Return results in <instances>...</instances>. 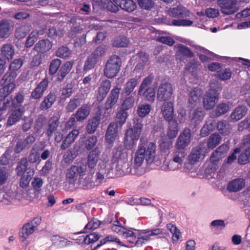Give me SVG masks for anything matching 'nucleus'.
I'll return each mask as SVG.
<instances>
[{"label": "nucleus", "instance_id": "nucleus-32", "mask_svg": "<svg viewBox=\"0 0 250 250\" xmlns=\"http://www.w3.org/2000/svg\"><path fill=\"white\" fill-rule=\"evenodd\" d=\"M79 134V131L78 129H73L66 136L63 140L61 146L62 149H66L72 143L76 140Z\"/></svg>", "mask_w": 250, "mask_h": 250}, {"label": "nucleus", "instance_id": "nucleus-20", "mask_svg": "<svg viewBox=\"0 0 250 250\" xmlns=\"http://www.w3.org/2000/svg\"><path fill=\"white\" fill-rule=\"evenodd\" d=\"M13 30V25L8 21L4 20L0 22V38H8Z\"/></svg>", "mask_w": 250, "mask_h": 250}, {"label": "nucleus", "instance_id": "nucleus-49", "mask_svg": "<svg viewBox=\"0 0 250 250\" xmlns=\"http://www.w3.org/2000/svg\"><path fill=\"white\" fill-rule=\"evenodd\" d=\"M151 110V106L147 104H141L137 108V113L142 118L148 115Z\"/></svg>", "mask_w": 250, "mask_h": 250}, {"label": "nucleus", "instance_id": "nucleus-9", "mask_svg": "<svg viewBox=\"0 0 250 250\" xmlns=\"http://www.w3.org/2000/svg\"><path fill=\"white\" fill-rule=\"evenodd\" d=\"M228 148L227 145H222L212 153L210 157V164L206 169V173H212L217 169L219 161L224 157V153L227 151Z\"/></svg>", "mask_w": 250, "mask_h": 250}, {"label": "nucleus", "instance_id": "nucleus-12", "mask_svg": "<svg viewBox=\"0 0 250 250\" xmlns=\"http://www.w3.org/2000/svg\"><path fill=\"white\" fill-rule=\"evenodd\" d=\"M219 99V94L215 89L210 88L207 91L203 98V105L207 110L212 109Z\"/></svg>", "mask_w": 250, "mask_h": 250}, {"label": "nucleus", "instance_id": "nucleus-48", "mask_svg": "<svg viewBox=\"0 0 250 250\" xmlns=\"http://www.w3.org/2000/svg\"><path fill=\"white\" fill-rule=\"evenodd\" d=\"M217 130L223 135H229L231 131L229 125L226 121H219L217 124Z\"/></svg>", "mask_w": 250, "mask_h": 250}, {"label": "nucleus", "instance_id": "nucleus-18", "mask_svg": "<svg viewBox=\"0 0 250 250\" xmlns=\"http://www.w3.org/2000/svg\"><path fill=\"white\" fill-rule=\"evenodd\" d=\"M117 125L116 123H111L108 126L105 135V140L109 145H112L118 135Z\"/></svg>", "mask_w": 250, "mask_h": 250}, {"label": "nucleus", "instance_id": "nucleus-5", "mask_svg": "<svg viewBox=\"0 0 250 250\" xmlns=\"http://www.w3.org/2000/svg\"><path fill=\"white\" fill-rule=\"evenodd\" d=\"M28 162L26 159H21L19 164L17 168V174L21 176L20 181V186L22 188H26L29 184V182L34 174V171L28 168Z\"/></svg>", "mask_w": 250, "mask_h": 250}, {"label": "nucleus", "instance_id": "nucleus-11", "mask_svg": "<svg viewBox=\"0 0 250 250\" xmlns=\"http://www.w3.org/2000/svg\"><path fill=\"white\" fill-rule=\"evenodd\" d=\"M173 89L172 85L168 83H164L158 86L157 97L160 102H166L173 97Z\"/></svg>", "mask_w": 250, "mask_h": 250}, {"label": "nucleus", "instance_id": "nucleus-38", "mask_svg": "<svg viewBox=\"0 0 250 250\" xmlns=\"http://www.w3.org/2000/svg\"><path fill=\"white\" fill-rule=\"evenodd\" d=\"M202 94V91L199 88H194L189 94L188 99L189 103L191 105H196L200 100V97Z\"/></svg>", "mask_w": 250, "mask_h": 250}, {"label": "nucleus", "instance_id": "nucleus-29", "mask_svg": "<svg viewBox=\"0 0 250 250\" xmlns=\"http://www.w3.org/2000/svg\"><path fill=\"white\" fill-rule=\"evenodd\" d=\"M247 112V109L245 106H238L231 113L229 120L231 122H236L242 118Z\"/></svg>", "mask_w": 250, "mask_h": 250}, {"label": "nucleus", "instance_id": "nucleus-55", "mask_svg": "<svg viewBox=\"0 0 250 250\" xmlns=\"http://www.w3.org/2000/svg\"><path fill=\"white\" fill-rule=\"evenodd\" d=\"M100 221L95 218L91 220L83 229V232H87L88 230L94 229L98 228L100 226Z\"/></svg>", "mask_w": 250, "mask_h": 250}, {"label": "nucleus", "instance_id": "nucleus-34", "mask_svg": "<svg viewBox=\"0 0 250 250\" xmlns=\"http://www.w3.org/2000/svg\"><path fill=\"white\" fill-rule=\"evenodd\" d=\"M168 127L167 132V136L170 139L175 138L178 132V123L176 120L168 122Z\"/></svg>", "mask_w": 250, "mask_h": 250}, {"label": "nucleus", "instance_id": "nucleus-30", "mask_svg": "<svg viewBox=\"0 0 250 250\" xmlns=\"http://www.w3.org/2000/svg\"><path fill=\"white\" fill-rule=\"evenodd\" d=\"M99 152L97 148L91 150L88 153L86 165L89 168H94L97 165Z\"/></svg>", "mask_w": 250, "mask_h": 250}, {"label": "nucleus", "instance_id": "nucleus-61", "mask_svg": "<svg viewBox=\"0 0 250 250\" xmlns=\"http://www.w3.org/2000/svg\"><path fill=\"white\" fill-rule=\"evenodd\" d=\"M97 142V138L94 135H92L89 137L85 141V147L87 150H91L92 149Z\"/></svg>", "mask_w": 250, "mask_h": 250}, {"label": "nucleus", "instance_id": "nucleus-24", "mask_svg": "<svg viewBox=\"0 0 250 250\" xmlns=\"http://www.w3.org/2000/svg\"><path fill=\"white\" fill-rule=\"evenodd\" d=\"M52 47V43L48 39H42L36 43L34 49L39 53H44L49 51Z\"/></svg>", "mask_w": 250, "mask_h": 250}, {"label": "nucleus", "instance_id": "nucleus-56", "mask_svg": "<svg viewBox=\"0 0 250 250\" xmlns=\"http://www.w3.org/2000/svg\"><path fill=\"white\" fill-rule=\"evenodd\" d=\"M80 104V100L78 98L71 99L66 106V109L68 112H73Z\"/></svg>", "mask_w": 250, "mask_h": 250}, {"label": "nucleus", "instance_id": "nucleus-59", "mask_svg": "<svg viewBox=\"0 0 250 250\" xmlns=\"http://www.w3.org/2000/svg\"><path fill=\"white\" fill-rule=\"evenodd\" d=\"M71 54V51L66 46H61L56 51V55L62 58L69 57Z\"/></svg>", "mask_w": 250, "mask_h": 250}, {"label": "nucleus", "instance_id": "nucleus-26", "mask_svg": "<svg viewBox=\"0 0 250 250\" xmlns=\"http://www.w3.org/2000/svg\"><path fill=\"white\" fill-rule=\"evenodd\" d=\"M95 2L103 8L107 9L112 12H117L119 11V5L115 3L113 0H94Z\"/></svg>", "mask_w": 250, "mask_h": 250}, {"label": "nucleus", "instance_id": "nucleus-40", "mask_svg": "<svg viewBox=\"0 0 250 250\" xmlns=\"http://www.w3.org/2000/svg\"><path fill=\"white\" fill-rule=\"evenodd\" d=\"M100 118L98 116L94 117L89 120L86 126V130L89 134L93 133L97 128L100 123Z\"/></svg>", "mask_w": 250, "mask_h": 250}, {"label": "nucleus", "instance_id": "nucleus-22", "mask_svg": "<svg viewBox=\"0 0 250 250\" xmlns=\"http://www.w3.org/2000/svg\"><path fill=\"white\" fill-rule=\"evenodd\" d=\"M230 106L229 102H222L216 106L215 108L211 112L210 116L212 117H218L226 114L230 109Z\"/></svg>", "mask_w": 250, "mask_h": 250}, {"label": "nucleus", "instance_id": "nucleus-62", "mask_svg": "<svg viewBox=\"0 0 250 250\" xmlns=\"http://www.w3.org/2000/svg\"><path fill=\"white\" fill-rule=\"evenodd\" d=\"M248 129L250 131V117H247L245 120L240 122L238 125V130L242 131Z\"/></svg>", "mask_w": 250, "mask_h": 250}, {"label": "nucleus", "instance_id": "nucleus-50", "mask_svg": "<svg viewBox=\"0 0 250 250\" xmlns=\"http://www.w3.org/2000/svg\"><path fill=\"white\" fill-rule=\"evenodd\" d=\"M97 61L98 59L94 56V55H93L92 54L90 55L88 57L84 63L83 70L84 71H88L94 68L97 62Z\"/></svg>", "mask_w": 250, "mask_h": 250}, {"label": "nucleus", "instance_id": "nucleus-60", "mask_svg": "<svg viewBox=\"0 0 250 250\" xmlns=\"http://www.w3.org/2000/svg\"><path fill=\"white\" fill-rule=\"evenodd\" d=\"M38 40V33L35 31H32L27 38L25 46L26 47H30Z\"/></svg>", "mask_w": 250, "mask_h": 250}, {"label": "nucleus", "instance_id": "nucleus-19", "mask_svg": "<svg viewBox=\"0 0 250 250\" xmlns=\"http://www.w3.org/2000/svg\"><path fill=\"white\" fill-rule=\"evenodd\" d=\"M48 81L47 79H43L31 93V97L34 99H38L41 98L48 86Z\"/></svg>", "mask_w": 250, "mask_h": 250}, {"label": "nucleus", "instance_id": "nucleus-15", "mask_svg": "<svg viewBox=\"0 0 250 250\" xmlns=\"http://www.w3.org/2000/svg\"><path fill=\"white\" fill-rule=\"evenodd\" d=\"M218 3L222 13L226 15L232 14L238 10L236 0H218Z\"/></svg>", "mask_w": 250, "mask_h": 250}, {"label": "nucleus", "instance_id": "nucleus-45", "mask_svg": "<svg viewBox=\"0 0 250 250\" xmlns=\"http://www.w3.org/2000/svg\"><path fill=\"white\" fill-rule=\"evenodd\" d=\"M221 140L220 135L218 133L211 134L208 142V148L213 149L219 145Z\"/></svg>", "mask_w": 250, "mask_h": 250}, {"label": "nucleus", "instance_id": "nucleus-58", "mask_svg": "<svg viewBox=\"0 0 250 250\" xmlns=\"http://www.w3.org/2000/svg\"><path fill=\"white\" fill-rule=\"evenodd\" d=\"M134 103V98L133 96H129L126 98L121 105V109L126 111L132 108Z\"/></svg>", "mask_w": 250, "mask_h": 250}, {"label": "nucleus", "instance_id": "nucleus-39", "mask_svg": "<svg viewBox=\"0 0 250 250\" xmlns=\"http://www.w3.org/2000/svg\"><path fill=\"white\" fill-rule=\"evenodd\" d=\"M139 83L138 79H130L125 84L123 91L126 95H129Z\"/></svg>", "mask_w": 250, "mask_h": 250}, {"label": "nucleus", "instance_id": "nucleus-3", "mask_svg": "<svg viewBox=\"0 0 250 250\" xmlns=\"http://www.w3.org/2000/svg\"><path fill=\"white\" fill-rule=\"evenodd\" d=\"M114 160L106 157L101 159L98 165L96 173V182L99 185L102 183L105 177L112 178Z\"/></svg>", "mask_w": 250, "mask_h": 250}, {"label": "nucleus", "instance_id": "nucleus-23", "mask_svg": "<svg viewBox=\"0 0 250 250\" xmlns=\"http://www.w3.org/2000/svg\"><path fill=\"white\" fill-rule=\"evenodd\" d=\"M111 87V82L108 80L103 81L100 84L97 94L98 101H102L106 96Z\"/></svg>", "mask_w": 250, "mask_h": 250}, {"label": "nucleus", "instance_id": "nucleus-31", "mask_svg": "<svg viewBox=\"0 0 250 250\" xmlns=\"http://www.w3.org/2000/svg\"><path fill=\"white\" fill-rule=\"evenodd\" d=\"M0 53L5 60H11L15 54L14 47L11 44H5L1 48Z\"/></svg>", "mask_w": 250, "mask_h": 250}, {"label": "nucleus", "instance_id": "nucleus-2", "mask_svg": "<svg viewBox=\"0 0 250 250\" xmlns=\"http://www.w3.org/2000/svg\"><path fill=\"white\" fill-rule=\"evenodd\" d=\"M168 14L173 17L189 18V20L178 19L173 20L169 25L178 26H189L193 24L192 20L194 16L187 8L181 5H178L176 7L170 8L167 11Z\"/></svg>", "mask_w": 250, "mask_h": 250}, {"label": "nucleus", "instance_id": "nucleus-64", "mask_svg": "<svg viewBox=\"0 0 250 250\" xmlns=\"http://www.w3.org/2000/svg\"><path fill=\"white\" fill-rule=\"evenodd\" d=\"M61 64L59 59H55L52 61L49 66V71L51 74H55Z\"/></svg>", "mask_w": 250, "mask_h": 250}, {"label": "nucleus", "instance_id": "nucleus-28", "mask_svg": "<svg viewBox=\"0 0 250 250\" xmlns=\"http://www.w3.org/2000/svg\"><path fill=\"white\" fill-rule=\"evenodd\" d=\"M57 99V95L53 92H50L45 96L40 104V108L44 110L50 108Z\"/></svg>", "mask_w": 250, "mask_h": 250}, {"label": "nucleus", "instance_id": "nucleus-6", "mask_svg": "<svg viewBox=\"0 0 250 250\" xmlns=\"http://www.w3.org/2000/svg\"><path fill=\"white\" fill-rule=\"evenodd\" d=\"M17 76L15 72H7L0 80L1 85H5L0 89V98L8 96L16 87L14 80Z\"/></svg>", "mask_w": 250, "mask_h": 250}, {"label": "nucleus", "instance_id": "nucleus-16", "mask_svg": "<svg viewBox=\"0 0 250 250\" xmlns=\"http://www.w3.org/2000/svg\"><path fill=\"white\" fill-rule=\"evenodd\" d=\"M174 102H165L161 107V112L165 120L167 122L173 121L174 117Z\"/></svg>", "mask_w": 250, "mask_h": 250}, {"label": "nucleus", "instance_id": "nucleus-52", "mask_svg": "<svg viewBox=\"0 0 250 250\" xmlns=\"http://www.w3.org/2000/svg\"><path fill=\"white\" fill-rule=\"evenodd\" d=\"M8 96L0 98V111H3L9 107L13 106L12 97Z\"/></svg>", "mask_w": 250, "mask_h": 250}, {"label": "nucleus", "instance_id": "nucleus-8", "mask_svg": "<svg viewBox=\"0 0 250 250\" xmlns=\"http://www.w3.org/2000/svg\"><path fill=\"white\" fill-rule=\"evenodd\" d=\"M132 233L126 239L128 243L126 244L127 247H141L150 239L146 230H135V231L132 230Z\"/></svg>", "mask_w": 250, "mask_h": 250}, {"label": "nucleus", "instance_id": "nucleus-21", "mask_svg": "<svg viewBox=\"0 0 250 250\" xmlns=\"http://www.w3.org/2000/svg\"><path fill=\"white\" fill-rule=\"evenodd\" d=\"M23 108H18L12 110L11 113L8 117L6 126L9 127L19 122L24 113Z\"/></svg>", "mask_w": 250, "mask_h": 250}, {"label": "nucleus", "instance_id": "nucleus-47", "mask_svg": "<svg viewBox=\"0 0 250 250\" xmlns=\"http://www.w3.org/2000/svg\"><path fill=\"white\" fill-rule=\"evenodd\" d=\"M128 114L127 112L124 110L121 109L117 114L116 117V122L118 126L121 127L125 122Z\"/></svg>", "mask_w": 250, "mask_h": 250}, {"label": "nucleus", "instance_id": "nucleus-54", "mask_svg": "<svg viewBox=\"0 0 250 250\" xmlns=\"http://www.w3.org/2000/svg\"><path fill=\"white\" fill-rule=\"evenodd\" d=\"M153 77L151 75H149L145 78L142 83H141L140 87L138 90V93H141L143 91H144L147 88H151L150 85L152 82Z\"/></svg>", "mask_w": 250, "mask_h": 250}, {"label": "nucleus", "instance_id": "nucleus-63", "mask_svg": "<svg viewBox=\"0 0 250 250\" xmlns=\"http://www.w3.org/2000/svg\"><path fill=\"white\" fill-rule=\"evenodd\" d=\"M23 100V94L21 92L17 93L14 99L12 98L13 107H16L20 106L22 104Z\"/></svg>", "mask_w": 250, "mask_h": 250}, {"label": "nucleus", "instance_id": "nucleus-41", "mask_svg": "<svg viewBox=\"0 0 250 250\" xmlns=\"http://www.w3.org/2000/svg\"><path fill=\"white\" fill-rule=\"evenodd\" d=\"M92 178L90 176H87L84 178H79V181L80 185L85 189H91L94 188L96 186L99 185L95 182L97 184L92 181Z\"/></svg>", "mask_w": 250, "mask_h": 250}, {"label": "nucleus", "instance_id": "nucleus-14", "mask_svg": "<svg viewBox=\"0 0 250 250\" xmlns=\"http://www.w3.org/2000/svg\"><path fill=\"white\" fill-rule=\"evenodd\" d=\"M191 131L188 128L185 129L178 136L175 144V148L181 150L187 147L191 141Z\"/></svg>", "mask_w": 250, "mask_h": 250}, {"label": "nucleus", "instance_id": "nucleus-10", "mask_svg": "<svg viewBox=\"0 0 250 250\" xmlns=\"http://www.w3.org/2000/svg\"><path fill=\"white\" fill-rule=\"evenodd\" d=\"M86 171V167L83 166H72L67 170L66 180L70 184H73L79 176L80 178L83 176Z\"/></svg>", "mask_w": 250, "mask_h": 250}, {"label": "nucleus", "instance_id": "nucleus-43", "mask_svg": "<svg viewBox=\"0 0 250 250\" xmlns=\"http://www.w3.org/2000/svg\"><path fill=\"white\" fill-rule=\"evenodd\" d=\"M14 194L12 192H6L0 190V202L4 205L12 203L14 200Z\"/></svg>", "mask_w": 250, "mask_h": 250}, {"label": "nucleus", "instance_id": "nucleus-57", "mask_svg": "<svg viewBox=\"0 0 250 250\" xmlns=\"http://www.w3.org/2000/svg\"><path fill=\"white\" fill-rule=\"evenodd\" d=\"M23 59L22 58H18L13 60L10 63L9 69L11 72H15V71L19 69L23 64Z\"/></svg>", "mask_w": 250, "mask_h": 250}, {"label": "nucleus", "instance_id": "nucleus-46", "mask_svg": "<svg viewBox=\"0 0 250 250\" xmlns=\"http://www.w3.org/2000/svg\"><path fill=\"white\" fill-rule=\"evenodd\" d=\"M204 115L205 112L203 109L201 107L198 108L193 111L191 115V121L194 124H197L198 122L203 120Z\"/></svg>", "mask_w": 250, "mask_h": 250}, {"label": "nucleus", "instance_id": "nucleus-51", "mask_svg": "<svg viewBox=\"0 0 250 250\" xmlns=\"http://www.w3.org/2000/svg\"><path fill=\"white\" fill-rule=\"evenodd\" d=\"M155 94L154 88L151 87L145 89L141 93H138V95L144 97L148 101L152 102L155 99Z\"/></svg>", "mask_w": 250, "mask_h": 250}, {"label": "nucleus", "instance_id": "nucleus-53", "mask_svg": "<svg viewBox=\"0 0 250 250\" xmlns=\"http://www.w3.org/2000/svg\"><path fill=\"white\" fill-rule=\"evenodd\" d=\"M129 43L128 39L124 36L118 37L115 39L113 42L114 46L118 47H124L126 46Z\"/></svg>", "mask_w": 250, "mask_h": 250}, {"label": "nucleus", "instance_id": "nucleus-4", "mask_svg": "<svg viewBox=\"0 0 250 250\" xmlns=\"http://www.w3.org/2000/svg\"><path fill=\"white\" fill-rule=\"evenodd\" d=\"M143 125L135 123L133 128H128L125 132L124 138V145L127 150L132 149L136 144L142 132Z\"/></svg>", "mask_w": 250, "mask_h": 250}, {"label": "nucleus", "instance_id": "nucleus-35", "mask_svg": "<svg viewBox=\"0 0 250 250\" xmlns=\"http://www.w3.org/2000/svg\"><path fill=\"white\" fill-rule=\"evenodd\" d=\"M43 150V147H40L36 145L32 148L28 156V161L30 163H34L38 161H41L40 158V151Z\"/></svg>", "mask_w": 250, "mask_h": 250}, {"label": "nucleus", "instance_id": "nucleus-17", "mask_svg": "<svg viewBox=\"0 0 250 250\" xmlns=\"http://www.w3.org/2000/svg\"><path fill=\"white\" fill-rule=\"evenodd\" d=\"M204 148L202 145L193 147L188 156L189 163L191 165L195 164L202 156H204Z\"/></svg>", "mask_w": 250, "mask_h": 250}, {"label": "nucleus", "instance_id": "nucleus-25", "mask_svg": "<svg viewBox=\"0 0 250 250\" xmlns=\"http://www.w3.org/2000/svg\"><path fill=\"white\" fill-rule=\"evenodd\" d=\"M117 4L119 5L120 7L127 12H132L134 11L137 5L136 3L133 0H113Z\"/></svg>", "mask_w": 250, "mask_h": 250}, {"label": "nucleus", "instance_id": "nucleus-1", "mask_svg": "<svg viewBox=\"0 0 250 250\" xmlns=\"http://www.w3.org/2000/svg\"><path fill=\"white\" fill-rule=\"evenodd\" d=\"M133 158L134 171H132L130 167L127 152L121 146L117 148L113 155V160L114 162L117 163L116 171L118 176H124L130 173L141 175L143 173L142 166L145 162L149 166L153 164H159L160 161L159 156L157 154L156 144L144 141L142 139L140 140Z\"/></svg>", "mask_w": 250, "mask_h": 250}, {"label": "nucleus", "instance_id": "nucleus-27", "mask_svg": "<svg viewBox=\"0 0 250 250\" xmlns=\"http://www.w3.org/2000/svg\"><path fill=\"white\" fill-rule=\"evenodd\" d=\"M245 183L243 178L235 179L229 183L227 189L229 191L237 192L244 188Z\"/></svg>", "mask_w": 250, "mask_h": 250}, {"label": "nucleus", "instance_id": "nucleus-7", "mask_svg": "<svg viewBox=\"0 0 250 250\" xmlns=\"http://www.w3.org/2000/svg\"><path fill=\"white\" fill-rule=\"evenodd\" d=\"M122 61L116 55L111 56L107 60L104 68V74L108 78L115 77L120 70Z\"/></svg>", "mask_w": 250, "mask_h": 250}, {"label": "nucleus", "instance_id": "nucleus-37", "mask_svg": "<svg viewBox=\"0 0 250 250\" xmlns=\"http://www.w3.org/2000/svg\"><path fill=\"white\" fill-rule=\"evenodd\" d=\"M187 155L185 150H181L175 148L172 152L171 159L174 162H177L182 165L184 160Z\"/></svg>", "mask_w": 250, "mask_h": 250}, {"label": "nucleus", "instance_id": "nucleus-33", "mask_svg": "<svg viewBox=\"0 0 250 250\" xmlns=\"http://www.w3.org/2000/svg\"><path fill=\"white\" fill-rule=\"evenodd\" d=\"M59 120L56 116H53L51 118L48 122V128L46 129V135L49 138H50L54 132H55L58 126Z\"/></svg>", "mask_w": 250, "mask_h": 250}, {"label": "nucleus", "instance_id": "nucleus-13", "mask_svg": "<svg viewBox=\"0 0 250 250\" xmlns=\"http://www.w3.org/2000/svg\"><path fill=\"white\" fill-rule=\"evenodd\" d=\"M116 220L114 221L111 226L112 230L119 235H122L126 240L128 236L132 233V230L127 229L124 227L125 224V220L123 218H118L116 215Z\"/></svg>", "mask_w": 250, "mask_h": 250}, {"label": "nucleus", "instance_id": "nucleus-42", "mask_svg": "<svg viewBox=\"0 0 250 250\" xmlns=\"http://www.w3.org/2000/svg\"><path fill=\"white\" fill-rule=\"evenodd\" d=\"M89 113V108L87 105H83L79 108L76 113V118L78 121H83L87 117Z\"/></svg>", "mask_w": 250, "mask_h": 250}, {"label": "nucleus", "instance_id": "nucleus-36", "mask_svg": "<svg viewBox=\"0 0 250 250\" xmlns=\"http://www.w3.org/2000/svg\"><path fill=\"white\" fill-rule=\"evenodd\" d=\"M35 227L29 223L25 224L20 232V236L25 241L29 235L33 234L35 230Z\"/></svg>", "mask_w": 250, "mask_h": 250}, {"label": "nucleus", "instance_id": "nucleus-44", "mask_svg": "<svg viewBox=\"0 0 250 250\" xmlns=\"http://www.w3.org/2000/svg\"><path fill=\"white\" fill-rule=\"evenodd\" d=\"M178 51L177 54V58L180 60H183V59L180 57L181 55H182L183 56H185L186 57L188 58H191L193 56V53L189 50V49L183 45V44H179L178 46Z\"/></svg>", "mask_w": 250, "mask_h": 250}]
</instances>
